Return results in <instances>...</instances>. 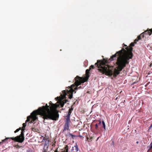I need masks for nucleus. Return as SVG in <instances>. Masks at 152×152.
<instances>
[{
	"label": "nucleus",
	"mask_w": 152,
	"mask_h": 152,
	"mask_svg": "<svg viewBox=\"0 0 152 152\" xmlns=\"http://www.w3.org/2000/svg\"><path fill=\"white\" fill-rule=\"evenodd\" d=\"M38 115L42 116L44 123H45V119H54L55 116L56 117L54 112L52 110L50 111V105H48L47 104L45 106L39 107L38 110L33 111L31 113L33 119L32 122L38 119L37 115Z\"/></svg>",
	"instance_id": "obj_2"
},
{
	"label": "nucleus",
	"mask_w": 152,
	"mask_h": 152,
	"mask_svg": "<svg viewBox=\"0 0 152 152\" xmlns=\"http://www.w3.org/2000/svg\"><path fill=\"white\" fill-rule=\"evenodd\" d=\"M69 135L71 137H72L73 138L74 137H75V135H73V134H71V133H69Z\"/></svg>",
	"instance_id": "obj_25"
},
{
	"label": "nucleus",
	"mask_w": 152,
	"mask_h": 152,
	"mask_svg": "<svg viewBox=\"0 0 152 152\" xmlns=\"http://www.w3.org/2000/svg\"><path fill=\"white\" fill-rule=\"evenodd\" d=\"M125 51L124 49L117 52L112 55L109 59L103 58L102 60H98L95 65L99 68L98 70L102 74L107 76L116 77L119 74L120 72L129 63V59L132 58L130 57V54L124 53L123 54L122 51Z\"/></svg>",
	"instance_id": "obj_1"
},
{
	"label": "nucleus",
	"mask_w": 152,
	"mask_h": 152,
	"mask_svg": "<svg viewBox=\"0 0 152 152\" xmlns=\"http://www.w3.org/2000/svg\"><path fill=\"white\" fill-rule=\"evenodd\" d=\"M22 129L21 128H19V129H17L15 132V133H16V132H18V131H19L20 130H21Z\"/></svg>",
	"instance_id": "obj_19"
},
{
	"label": "nucleus",
	"mask_w": 152,
	"mask_h": 152,
	"mask_svg": "<svg viewBox=\"0 0 152 152\" xmlns=\"http://www.w3.org/2000/svg\"><path fill=\"white\" fill-rule=\"evenodd\" d=\"M139 40L137 38V39H136L135 40V42L134 43H136V41H138Z\"/></svg>",
	"instance_id": "obj_32"
},
{
	"label": "nucleus",
	"mask_w": 152,
	"mask_h": 152,
	"mask_svg": "<svg viewBox=\"0 0 152 152\" xmlns=\"http://www.w3.org/2000/svg\"><path fill=\"white\" fill-rule=\"evenodd\" d=\"M18 145H16V146H15V147H18Z\"/></svg>",
	"instance_id": "obj_39"
},
{
	"label": "nucleus",
	"mask_w": 152,
	"mask_h": 152,
	"mask_svg": "<svg viewBox=\"0 0 152 152\" xmlns=\"http://www.w3.org/2000/svg\"><path fill=\"white\" fill-rule=\"evenodd\" d=\"M58 105L56 104H51V105L50 106V111L51 110L53 111L56 115V117L55 116L54 119H51L53 120L56 121L58 120L59 117V114L58 113L55 111V110L58 107Z\"/></svg>",
	"instance_id": "obj_6"
},
{
	"label": "nucleus",
	"mask_w": 152,
	"mask_h": 152,
	"mask_svg": "<svg viewBox=\"0 0 152 152\" xmlns=\"http://www.w3.org/2000/svg\"><path fill=\"white\" fill-rule=\"evenodd\" d=\"M145 34H148L149 35H151L152 33V29H149L143 32Z\"/></svg>",
	"instance_id": "obj_11"
},
{
	"label": "nucleus",
	"mask_w": 152,
	"mask_h": 152,
	"mask_svg": "<svg viewBox=\"0 0 152 152\" xmlns=\"http://www.w3.org/2000/svg\"><path fill=\"white\" fill-rule=\"evenodd\" d=\"M78 146L77 144L74 146L72 147L71 151V152H77L78 151Z\"/></svg>",
	"instance_id": "obj_10"
},
{
	"label": "nucleus",
	"mask_w": 152,
	"mask_h": 152,
	"mask_svg": "<svg viewBox=\"0 0 152 152\" xmlns=\"http://www.w3.org/2000/svg\"><path fill=\"white\" fill-rule=\"evenodd\" d=\"M32 130L33 131H36V129L35 128H32Z\"/></svg>",
	"instance_id": "obj_27"
},
{
	"label": "nucleus",
	"mask_w": 152,
	"mask_h": 152,
	"mask_svg": "<svg viewBox=\"0 0 152 152\" xmlns=\"http://www.w3.org/2000/svg\"><path fill=\"white\" fill-rule=\"evenodd\" d=\"M61 150L63 151L62 152H71V151H68L69 146L67 145H65L64 147Z\"/></svg>",
	"instance_id": "obj_14"
},
{
	"label": "nucleus",
	"mask_w": 152,
	"mask_h": 152,
	"mask_svg": "<svg viewBox=\"0 0 152 152\" xmlns=\"http://www.w3.org/2000/svg\"><path fill=\"white\" fill-rule=\"evenodd\" d=\"M25 128H22L21 129V132L20 135L17 136L15 137H10L12 140L16 142L20 143H22L24 140V136Z\"/></svg>",
	"instance_id": "obj_4"
},
{
	"label": "nucleus",
	"mask_w": 152,
	"mask_h": 152,
	"mask_svg": "<svg viewBox=\"0 0 152 152\" xmlns=\"http://www.w3.org/2000/svg\"><path fill=\"white\" fill-rule=\"evenodd\" d=\"M70 121V119L66 118V121L64 125V130H68L69 129V123Z\"/></svg>",
	"instance_id": "obj_8"
},
{
	"label": "nucleus",
	"mask_w": 152,
	"mask_h": 152,
	"mask_svg": "<svg viewBox=\"0 0 152 152\" xmlns=\"http://www.w3.org/2000/svg\"><path fill=\"white\" fill-rule=\"evenodd\" d=\"M67 102H68V100H66L65 102H61L60 103V105L61 106V107H62L64 106V105L65 103H66Z\"/></svg>",
	"instance_id": "obj_15"
},
{
	"label": "nucleus",
	"mask_w": 152,
	"mask_h": 152,
	"mask_svg": "<svg viewBox=\"0 0 152 152\" xmlns=\"http://www.w3.org/2000/svg\"><path fill=\"white\" fill-rule=\"evenodd\" d=\"M53 104V103H52V102L51 101H50L49 102L50 106L51 105V104Z\"/></svg>",
	"instance_id": "obj_33"
},
{
	"label": "nucleus",
	"mask_w": 152,
	"mask_h": 152,
	"mask_svg": "<svg viewBox=\"0 0 152 152\" xmlns=\"http://www.w3.org/2000/svg\"><path fill=\"white\" fill-rule=\"evenodd\" d=\"M87 140H88L89 139V138L88 137H87Z\"/></svg>",
	"instance_id": "obj_40"
},
{
	"label": "nucleus",
	"mask_w": 152,
	"mask_h": 152,
	"mask_svg": "<svg viewBox=\"0 0 152 152\" xmlns=\"http://www.w3.org/2000/svg\"><path fill=\"white\" fill-rule=\"evenodd\" d=\"M134 46V42H132L130 44L129 47H127L126 48H123L121 50H122L123 49H124V50H125L126 52L124 50V51H122V52L123 53V54H124V53L127 54H130V52L131 53V54L130 55H129V56L131 57L132 56V58L133 56V53H132V51L133 50V48L132 47H133Z\"/></svg>",
	"instance_id": "obj_5"
},
{
	"label": "nucleus",
	"mask_w": 152,
	"mask_h": 152,
	"mask_svg": "<svg viewBox=\"0 0 152 152\" xmlns=\"http://www.w3.org/2000/svg\"><path fill=\"white\" fill-rule=\"evenodd\" d=\"M47 149H44L43 150L42 152H47Z\"/></svg>",
	"instance_id": "obj_26"
},
{
	"label": "nucleus",
	"mask_w": 152,
	"mask_h": 152,
	"mask_svg": "<svg viewBox=\"0 0 152 152\" xmlns=\"http://www.w3.org/2000/svg\"><path fill=\"white\" fill-rule=\"evenodd\" d=\"M76 86V87L74 89L75 90H77L78 89H80V88H83V87L82 86H80L79 87H78V86Z\"/></svg>",
	"instance_id": "obj_16"
},
{
	"label": "nucleus",
	"mask_w": 152,
	"mask_h": 152,
	"mask_svg": "<svg viewBox=\"0 0 152 152\" xmlns=\"http://www.w3.org/2000/svg\"><path fill=\"white\" fill-rule=\"evenodd\" d=\"M64 97L63 98H64L66 96V94L65 91H63V93H64Z\"/></svg>",
	"instance_id": "obj_21"
},
{
	"label": "nucleus",
	"mask_w": 152,
	"mask_h": 152,
	"mask_svg": "<svg viewBox=\"0 0 152 152\" xmlns=\"http://www.w3.org/2000/svg\"><path fill=\"white\" fill-rule=\"evenodd\" d=\"M9 138H10L9 137H8V138H6V139H5L3 140H2V142H0V144H1L2 142H6V140L7 139H9Z\"/></svg>",
	"instance_id": "obj_18"
},
{
	"label": "nucleus",
	"mask_w": 152,
	"mask_h": 152,
	"mask_svg": "<svg viewBox=\"0 0 152 152\" xmlns=\"http://www.w3.org/2000/svg\"><path fill=\"white\" fill-rule=\"evenodd\" d=\"M136 143L137 144H138L139 143V142L138 141H137L136 142Z\"/></svg>",
	"instance_id": "obj_38"
},
{
	"label": "nucleus",
	"mask_w": 152,
	"mask_h": 152,
	"mask_svg": "<svg viewBox=\"0 0 152 152\" xmlns=\"http://www.w3.org/2000/svg\"><path fill=\"white\" fill-rule=\"evenodd\" d=\"M31 119V123H33L34 122H32V116H31V115L30 116H28L27 117V120L26 121L25 123H24L23 124V128H24L26 126V123L27 122L29 121H30Z\"/></svg>",
	"instance_id": "obj_7"
},
{
	"label": "nucleus",
	"mask_w": 152,
	"mask_h": 152,
	"mask_svg": "<svg viewBox=\"0 0 152 152\" xmlns=\"http://www.w3.org/2000/svg\"><path fill=\"white\" fill-rule=\"evenodd\" d=\"M73 110V108H72V107L71 108L69 109L68 112V114L66 116V118L70 119V116L72 113V111Z\"/></svg>",
	"instance_id": "obj_12"
},
{
	"label": "nucleus",
	"mask_w": 152,
	"mask_h": 152,
	"mask_svg": "<svg viewBox=\"0 0 152 152\" xmlns=\"http://www.w3.org/2000/svg\"><path fill=\"white\" fill-rule=\"evenodd\" d=\"M90 69H87L86 70V77L85 78H84L86 79V80L87 81L88 80V78L90 76L89 73H90Z\"/></svg>",
	"instance_id": "obj_13"
},
{
	"label": "nucleus",
	"mask_w": 152,
	"mask_h": 152,
	"mask_svg": "<svg viewBox=\"0 0 152 152\" xmlns=\"http://www.w3.org/2000/svg\"><path fill=\"white\" fill-rule=\"evenodd\" d=\"M151 146L150 148V149H151L152 148V142L150 144Z\"/></svg>",
	"instance_id": "obj_28"
},
{
	"label": "nucleus",
	"mask_w": 152,
	"mask_h": 152,
	"mask_svg": "<svg viewBox=\"0 0 152 152\" xmlns=\"http://www.w3.org/2000/svg\"><path fill=\"white\" fill-rule=\"evenodd\" d=\"M92 139H93L92 137H90V140H88V141H92Z\"/></svg>",
	"instance_id": "obj_29"
},
{
	"label": "nucleus",
	"mask_w": 152,
	"mask_h": 152,
	"mask_svg": "<svg viewBox=\"0 0 152 152\" xmlns=\"http://www.w3.org/2000/svg\"><path fill=\"white\" fill-rule=\"evenodd\" d=\"M102 124L103 125V127L104 129V130H106V126H105V123L104 121H102Z\"/></svg>",
	"instance_id": "obj_17"
},
{
	"label": "nucleus",
	"mask_w": 152,
	"mask_h": 152,
	"mask_svg": "<svg viewBox=\"0 0 152 152\" xmlns=\"http://www.w3.org/2000/svg\"><path fill=\"white\" fill-rule=\"evenodd\" d=\"M94 67H94V65H91L90 66V67H89V69L91 70L92 69H94Z\"/></svg>",
	"instance_id": "obj_20"
},
{
	"label": "nucleus",
	"mask_w": 152,
	"mask_h": 152,
	"mask_svg": "<svg viewBox=\"0 0 152 152\" xmlns=\"http://www.w3.org/2000/svg\"><path fill=\"white\" fill-rule=\"evenodd\" d=\"M95 129L96 130H97L98 128V125L97 124H96L95 125Z\"/></svg>",
	"instance_id": "obj_23"
},
{
	"label": "nucleus",
	"mask_w": 152,
	"mask_h": 152,
	"mask_svg": "<svg viewBox=\"0 0 152 152\" xmlns=\"http://www.w3.org/2000/svg\"><path fill=\"white\" fill-rule=\"evenodd\" d=\"M144 34H145L143 32L140 34V35L141 37L143 38L144 37Z\"/></svg>",
	"instance_id": "obj_22"
},
{
	"label": "nucleus",
	"mask_w": 152,
	"mask_h": 152,
	"mask_svg": "<svg viewBox=\"0 0 152 152\" xmlns=\"http://www.w3.org/2000/svg\"><path fill=\"white\" fill-rule=\"evenodd\" d=\"M75 82L71 86V88L73 89L75 86H78L81 83H83L87 81L86 79L78 76H77L75 77Z\"/></svg>",
	"instance_id": "obj_3"
},
{
	"label": "nucleus",
	"mask_w": 152,
	"mask_h": 152,
	"mask_svg": "<svg viewBox=\"0 0 152 152\" xmlns=\"http://www.w3.org/2000/svg\"><path fill=\"white\" fill-rule=\"evenodd\" d=\"M99 137H98L97 138V140H96V141L98 140V139L99 138Z\"/></svg>",
	"instance_id": "obj_37"
},
{
	"label": "nucleus",
	"mask_w": 152,
	"mask_h": 152,
	"mask_svg": "<svg viewBox=\"0 0 152 152\" xmlns=\"http://www.w3.org/2000/svg\"><path fill=\"white\" fill-rule=\"evenodd\" d=\"M101 124V121H99V123L97 124H98V125H100Z\"/></svg>",
	"instance_id": "obj_31"
},
{
	"label": "nucleus",
	"mask_w": 152,
	"mask_h": 152,
	"mask_svg": "<svg viewBox=\"0 0 152 152\" xmlns=\"http://www.w3.org/2000/svg\"><path fill=\"white\" fill-rule=\"evenodd\" d=\"M57 149H58V148L57 149V150H55V152H59V151H57Z\"/></svg>",
	"instance_id": "obj_36"
},
{
	"label": "nucleus",
	"mask_w": 152,
	"mask_h": 152,
	"mask_svg": "<svg viewBox=\"0 0 152 152\" xmlns=\"http://www.w3.org/2000/svg\"><path fill=\"white\" fill-rule=\"evenodd\" d=\"M55 145V144H53L52 145H53H53Z\"/></svg>",
	"instance_id": "obj_41"
},
{
	"label": "nucleus",
	"mask_w": 152,
	"mask_h": 152,
	"mask_svg": "<svg viewBox=\"0 0 152 152\" xmlns=\"http://www.w3.org/2000/svg\"><path fill=\"white\" fill-rule=\"evenodd\" d=\"M139 40H140L141 39V37L140 36V35H139V36H138L137 38Z\"/></svg>",
	"instance_id": "obj_24"
},
{
	"label": "nucleus",
	"mask_w": 152,
	"mask_h": 152,
	"mask_svg": "<svg viewBox=\"0 0 152 152\" xmlns=\"http://www.w3.org/2000/svg\"><path fill=\"white\" fill-rule=\"evenodd\" d=\"M56 100H59V99H60V98L58 97H57L56 98H55Z\"/></svg>",
	"instance_id": "obj_30"
},
{
	"label": "nucleus",
	"mask_w": 152,
	"mask_h": 152,
	"mask_svg": "<svg viewBox=\"0 0 152 152\" xmlns=\"http://www.w3.org/2000/svg\"><path fill=\"white\" fill-rule=\"evenodd\" d=\"M75 91V90L73 88H71V89L67 91L68 93L69 94V98L70 99H71L72 98L73 94V92Z\"/></svg>",
	"instance_id": "obj_9"
},
{
	"label": "nucleus",
	"mask_w": 152,
	"mask_h": 152,
	"mask_svg": "<svg viewBox=\"0 0 152 152\" xmlns=\"http://www.w3.org/2000/svg\"><path fill=\"white\" fill-rule=\"evenodd\" d=\"M124 44V46H123V47H127L126 45H125V44Z\"/></svg>",
	"instance_id": "obj_35"
},
{
	"label": "nucleus",
	"mask_w": 152,
	"mask_h": 152,
	"mask_svg": "<svg viewBox=\"0 0 152 152\" xmlns=\"http://www.w3.org/2000/svg\"><path fill=\"white\" fill-rule=\"evenodd\" d=\"M152 62L150 64V65H149V67H152Z\"/></svg>",
	"instance_id": "obj_34"
}]
</instances>
